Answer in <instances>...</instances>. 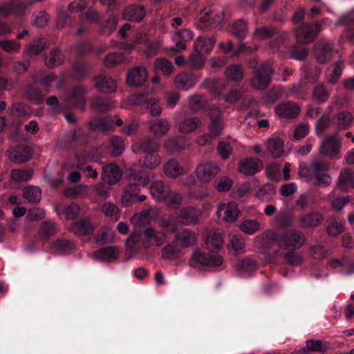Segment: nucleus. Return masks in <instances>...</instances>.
Wrapping results in <instances>:
<instances>
[{"label": "nucleus", "mask_w": 354, "mask_h": 354, "mask_svg": "<svg viewBox=\"0 0 354 354\" xmlns=\"http://www.w3.org/2000/svg\"><path fill=\"white\" fill-rule=\"evenodd\" d=\"M259 244L264 248H271L276 244L281 248L288 250H295L300 248L305 242L304 234L296 230H289L280 233L267 231L257 238Z\"/></svg>", "instance_id": "obj_1"}, {"label": "nucleus", "mask_w": 354, "mask_h": 354, "mask_svg": "<svg viewBox=\"0 0 354 354\" xmlns=\"http://www.w3.org/2000/svg\"><path fill=\"white\" fill-rule=\"evenodd\" d=\"M128 185L122 196V203L124 207H129L135 203L142 202L147 196L139 194L140 187H145L150 182V173L141 169H133L128 174Z\"/></svg>", "instance_id": "obj_2"}, {"label": "nucleus", "mask_w": 354, "mask_h": 354, "mask_svg": "<svg viewBox=\"0 0 354 354\" xmlns=\"http://www.w3.org/2000/svg\"><path fill=\"white\" fill-rule=\"evenodd\" d=\"M329 169L328 163L315 160L310 164H300L298 174L301 178H305L308 184L327 187L332 181L331 176L328 174Z\"/></svg>", "instance_id": "obj_3"}, {"label": "nucleus", "mask_w": 354, "mask_h": 354, "mask_svg": "<svg viewBox=\"0 0 354 354\" xmlns=\"http://www.w3.org/2000/svg\"><path fill=\"white\" fill-rule=\"evenodd\" d=\"M208 115L209 119L207 125L208 132L196 138V142L201 146L210 145L214 138L220 136L224 128L221 109L219 107L211 105L208 109Z\"/></svg>", "instance_id": "obj_4"}, {"label": "nucleus", "mask_w": 354, "mask_h": 354, "mask_svg": "<svg viewBox=\"0 0 354 354\" xmlns=\"http://www.w3.org/2000/svg\"><path fill=\"white\" fill-rule=\"evenodd\" d=\"M160 143L157 138H144L139 142V150L144 155L139 159V165L142 167L153 169L160 164L161 158L158 154Z\"/></svg>", "instance_id": "obj_5"}, {"label": "nucleus", "mask_w": 354, "mask_h": 354, "mask_svg": "<svg viewBox=\"0 0 354 354\" xmlns=\"http://www.w3.org/2000/svg\"><path fill=\"white\" fill-rule=\"evenodd\" d=\"M201 17L196 22L195 26L201 30H207L221 26L223 19L224 13L223 9L216 10L212 7H208L201 11Z\"/></svg>", "instance_id": "obj_6"}, {"label": "nucleus", "mask_w": 354, "mask_h": 354, "mask_svg": "<svg viewBox=\"0 0 354 354\" xmlns=\"http://www.w3.org/2000/svg\"><path fill=\"white\" fill-rule=\"evenodd\" d=\"M328 18H324L321 21L303 24L295 32L297 39L302 44L313 42L322 31V24L328 21Z\"/></svg>", "instance_id": "obj_7"}, {"label": "nucleus", "mask_w": 354, "mask_h": 354, "mask_svg": "<svg viewBox=\"0 0 354 354\" xmlns=\"http://www.w3.org/2000/svg\"><path fill=\"white\" fill-rule=\"evenodd\" d=\"M216 42V37H198L194 42V48L197 55L192 57V60L194 66L200 68L203 66L205 58L203 53H209Z\"/></svg>", "instance_id": "obj_8"}, {"label": "nucleus", "mask_w": 354, "mask_h": 354, "mask_svg": "<svg viewBox=\"0 0 354 354\" xmlns=\"http://www.w3.org/2000/svg\"><path fill=\"white\" fill-rule=\"evenodd\" d=\"M274 73L272 66L267 62L261 64L254 72L251 79L252 87L257 90H264L271 83Z\"/></svg>", "instance_id": "obj_9"}, {"label": "nucleus", "mask_w": 354, "mask_h": 354, "mask_svg": "<svg viewBox=\"0 0 354 354\" xmlns=\"http://www.w3.org/2000/svg\"><path fill=\"white\" fill-rule=\"evenodd\" d=\"M223 263V257L219 254L206 253L201 250H195L189 260V265L193 268L199 266L206 267H218Z\"/></svg>", "instance_id": "obj_10"}, {"label": "nucleus", "mask_w": 354, "mask_h": 354, "mask_svg": "<svg viewBox=\"0 0 354 354\" xmlns=\"http://www.w3.org/2000/svg\"><path fill=\"white\" fill-rule=\"evenodd\" d=\"M337 133H335L326 136L323 139L319 146V151L322 154L335 160L340 158L339 151L342 147V142L337 137Z\"/></svg>", "instance_id": "obj_11"}, {"label": "nucleus", "mask_w": 354, "mask_h": 354, "mask_svg": "<svg viewBox=\"0 0 354 354\" xmlns=\"http://www.w3.org/2000/svg\"><path fill=\"white\" fill-rule=\"evenodd\" d=\"M129 102L132 104L145 106L151 115H158L162 113L159 100L149 97V95L140 93L131 95Z\"/></svg>", "instance_id": "obj_12"}, {"label": "nucleus", "mask_w": 354, "mask_h": 354, "mask_svg": "<svg viewBox=\"0 0 354 354\" xmlns=\"http://www.w3.org/2000/svg\"><path fill=\"white\" fill-rule=\"evenodd\" d=\"M220 171L219 166L213 162L201 163L196 169V174L198 180L207 183L211 181Z\"/></svg>", "instance_id": "obj_13"}, {"label": "nucleus", "mask_w": 354, "mask_h": 354, "mask_svg": "<svg viewBox=\"0 0 354 354\" xmlns=\"http://www.w3.org/2000/svg\"><path fill=\"white\" fill-rule=\"evenodd\" d=\"M48 41L44 37L34 39L26 45L23 49V57L30 60L37 57L46 48H48Z\"/></svg>", "instance_id": "obj_14"}, {"label": "nucleus", "mask_w": 354, "mask_h": 354, "mask_svg": "<svg viewBox=\"0 0 354 354\" xmlns=\"http://www.w3.org/2000/svg\"><path fill=\"white\" fill-rule=\"evenodd\" d=\"M115 122L112 117L96 118L89 122V127L93 130L100 131H109L113 129L115 125L120 127L123 124L121 118L115 116Z\"/></svg>", "instance_id": "obj_15"}, {"label": "nucleus", "mask_w": 354, "mask_h": 354, "mask_svg": "<svg viewBox=\"0 0 354 354\" xmlns=\"http://www.w3.org/2000/svg\"><path fill=\"white\" fill-rule=\"evenodd\" d=\"M315 56L320 64H325L330 61L334 55L333 45L324 40L318 41L315 45Z\"/></svg>", "instance_id": "obj_16"}, {"label": "nucleus", "mask_w": 354, "mask_h": 354, "mask_svg": "<svg viewBox=\"0 0 354 354\" xmlns=\"http://www.w3.org/2000/svg\"><path fill=\"white\" fill-rule=\"evenodd\" d=\"M263 168L262 162L257 158L250 157L240 160L238 170L245 176H253Z\"/></svg>", "instance_id": "obj_17"}, {"label": "nucleus", "mask_w": 354, "mask_h": 354, "mask_svg": "<svg viewBox=\"0 0 354 354\" xmlns=\"http://www.w3.org/2000/svg\"><path fill=\"white\" fill-rule=\"evenodd\" d=\"M336 187L343 192H349L354 189V171L345 168L340 171L336 182Z\"/></svg>", "instance_id": "obj_18"}, {"label": "nucleus", "mask_w": 354, "mask_h": 354, "mask_svg": "<svg viewBox=\"0 0 354 354\" xmlns=\"http://www.w3.org/2000/svg\"><path fill=\"white\" fill-rule=\"evenodd\" d=\"M86 88L77 85L70 90L68 93V101L75 108L84 110L85 107Z\"/></svg>", "instance_id": "obj_19"}, {"label": "nucleus", "mask_w": 354, "mask_h": 354, "mask_svg": "<svg viewBox=\"0 0 354 354\" xmlns=\"http://www.w3.org/2000/svg\"><path fill=\"white\" fill-rule=\"evenodd\" d=\"M32 156V149L28 145H17L9 151V159L16 163H24L29 160Z\"/></svg>", "instance_id": "obj_20"}, {"label": "nucleus", "mask_w": 354, "mask_h": 354, "mask_svg": "<svg viewBox=\"0 0 354 354\" xmlns=\"http://www.w3.org/2000/svg\"><path fill=\"white\" fill-rule=\"evenodd\" d=\"M149 192L153 198L159 201H165L170 195L171 189L164 181L158 180L150 184Z\"/></svg>", "instance_id": "obj_21"}, {"label": "nucleus", "mask_w": 354, "mask_h": 354, "mask_svg": "<svg viewBox=\"0 0 354 354\" xmlns=\"http://www.w3.org/2000/svg\"><path fill=\"white\" fill-rule=\"evenodd\" d=\"M276 114L281 118H295L300 113V107L296 103L285 102L275 106Z\"/></svg>", "instance_id": "obj_22"}, {"label": "nucleus", "mask_w": 354, "mask_h": 354, "mask_svg": "<svg viewBox=\"0 0 354 354\" xmlns=\"http://www.w3.org/2000/svg\"><path fill=\"white\" fill-rule=\"evenodd\" d=\"M194 37V33L189 29H183L176 32L174 35L173 39L176 41V45L171 47L172 53H178L186 48V42L190 41Z\"/></svg>", "instance_id": "obj_23"}, {"label": "nucleus", "mask_w": 354, "mask_h": 354, "mask_svg": "<svg viewBox=\"0 0 354 354\" xmlns=\"http://www.w3.org/2000/svg\"><path fill=\"white\" fill-rule=\"evenodd\" d=\"M30 6L31 3H17L15 0H12L9 3H3L0 5V15H8L10 14H15L17 15H22L28 6Z\"/></svg>", "instance_id": "obj_24"}, {"label": "nucleus", "mask_w": 354, "mask_h": 354, "mask_svg": "<svg viewBox=\"0 0 354 354\" xmlns=\"http://www.w3.org/2000/svg\"><path fill=\"white\" fill-rule=\"evenodd\" d=\"M200 212L194 207H186L180 210L178 221L183 225H194L198 221Z\"/></svg>", "instance_id": "obj_25"}, {"label": "nucleus", "mask_w": 354, "mask_h": 354, "mask_svg": "<svg viewBox=\"0 0 354 354\" xmlns=\"http://www.w3.org/2000/svg\"><path fill=\"white\" fill-rule=\"evenodd\" d=\"M70 230L77 236H88L95 230L94 226L88 218L74 221Z\"/></svg>", "instance_id": "obj_26"}, {"label": "nucleus", "mask_w": 354, "mask_h": 354, "mask_svg": "<svg viewBox=\"0 0 354 354\" xmlns=\"http://www.w3.org/2000/svg\"><path fill=\"white\" fill-rule=\"evenodd\" d=\"M121 178V171L115 164H109L103 168L102 180L109 185L117 183Z\"/></svg>", "instance_id": "obj_27"}, {"label": "nucleus", "mask_w": 354, "mask_h": 354, "mask_svg": "<svg viewBox=\"0 0 354 354\" xmlns=\"http://www.w3.org/2000/svg\"><path fill=\"white\" fill-rule=\"evenodd\" d=\"M239 213L238 209L237 203L235 202H230L227 205H221L217 210V214L219 217L223 218L227 222L234 221Z\"/></svg>", "instance_id": "obj_28"}, {"label": "nucleus", "mask_w": 354, "mask_h": 354, "mask_svg": "<svg viewBox=\"0 0 354 354\" xmlns=\"http://www.w3.org/2000/svg\"><path fill=\"white\" fill-rule=\"evenodd\" d=\"M353 120L352 114L348 111H340L332 117L333 126L338 130H346L351 127Z\"/></svg>", "instance_id": "obj_29"}, {"label": "nucleus", "mask_w": 354, "mask_h": 354, "mask_svg": "<svg viewBox=\"0 0 354 354\" xmlns=\"http://www.w3.org/2000/svg\"><path fill=\"white\" fill-rule=\"evenodd\" d=\"M147 72L144 67H135L130 71L127 77V81L131 86L142 85L147 80Z\"/></svg>", "instance_id": "obj_30"}, {"label": "nucleus", "mask_w": 354, "mask_h": 354, "mask_svg": "<svg viewBox=\"0 0 354 354\" xmlns=\"http://www.w3.org/2000/svg\"><path fill=\"white\" fill-rule=\"evenodd\" d=\"M95 82L96 88L101 92L111 93L116 91V82L109 76L99 75L95 78Z\"/></svg>", "instance_id": "obj_31"}, {"label": "nucleus", "mask_w": 354, "mask_h": 354, "mask_svg": "<svg viewBox=\"0 0 354 354\" xmlns=\"http://www.w3.org/2000/svg\"><path fill=\"white\" fill-rule=\"evenodd\" d=\"M335 26H346V37L348 39L354 43V13L348 12L341 16L335 23Z\"/></svg>", "instance_id": "obj_32"}, {"label": "nucleus", "mask_w": 354, "mask_h": 354, "mask_svg": "<svg viewBox=\"0 0 354 354\" xmlns=\"http://www.w3.org/2000/svg\"><path fill=\"white\" fill-rule=\"evenodd\" d=\"M323 221V216L317 212H312L303 215L299 220V225L303 228L315 227Z\"/></svg>", "instance_id": "obj_33"}, {"label": "nucleus", "mask_w": 354, "mask_h": 354, "mask_svg": "<svg viewBox=\"0 0 354 354\" xmlns=\"http://www.w3.org/2000/svg\"><path fill=\"white\" fill-rule=\"evenodd\" d=\"M113 106L109 97L104 95L96 96L91 102L92 109L95 112H106Z\"/></svg>", "instance_id": "obj_34"}, {"label": "nucleus", "mask_w": 354, "mask_h": 354, "mask_svg": "<svg viewBox=\"0 0 354 354\" xmlns=\"http://www.w3.org/2000/svg\"><path fill=\"white\" fill-rule=\"evenodd\" d=\"M243 70L241 65L231 64L225 68V77L230 82L239 83L243 80Z\"/></svg>", "instance_id": "obj_35"}, {"label": "nucleus", "mask_w": 354, "mask_h": 354, "mask_svg": "<svg viewBox=\"0 0 354 354\" xmlns=\"http://www.w3.org/2000/svg\"><path fill=\"white\" fill-rule=\"evenodd\" d=\"M123 15L127 20L140 22L144 18L145 11L142 6H131L124 10Z\"/></svg>", "instance_id": "obj_36"}, {"label": "nucleus", "mask_w": 354, "mask_h": 354, "mask_svg": "<svg viewBox=\"0 0 354 354\" xmlns=\"http://www.w3.org/2000/svg\"><path fill=\"white\" fill-rule=\"evenodd\" d=\"M175 238L176 241L179 242L183 248L192 246L196 241L195 234L187 229H184L181 232H178Z\"/></svg>", "instance_id": "obj_37"}, {"label": "nucleus", "mask_w": 354, "mask_h": 354, "mask_svg": "<svg viewBox=\"0 0 354 354\" xmlns=\"http://www.w3.org/2000/svg\"><path fill=\"white\" fill-rule=\"evenodd\" d=\"M301 78L308 83H315L317 81L321 70L313 66H304L301 68Z\"/></svg>", "instance_id": "obj_38"}, {"label": "nucleus", "mask_w": 354, "mask_h": 354, "mask_svg": "<svg viewBox=\"0 0 354 354\" xmlns=\"http://www.w3.org/2000/svg\"><path fill=\"white\" fill-rule=\"evenodd\" d=\"M228 250L233 251L234 254L242 253L245 250V241L241 234L229 235Z\"/></svg>", "instance_id": "obj_39"}, {"label": "nucleus", "mask_w": 354, "mask_h": 354, "mask_svg": "<svg viewBox=\"0 0 354 354\" xmlns=\"http://www.w3.org/2000/svg\"><path fill=\"white\" fill-rule=\"evenodd\" d=\"M56 231L57 227L55 223L49 221H44L39 228L38 236L41 240L47 241L55 234Z\"/></svg>", "instance_id": "obj_40"}, {"label": "nucleus", "mask_w": 354, "mask_h": 354, "mask_svg": "<svg viewBox=\"0 0 354 354\" xmlns=\"http://www.w3.org/2000/svg\"><path fill=\"white\" fill-rule=\"evenodd\" d=\"M223 243V239L220 233H214L207 236L205 240V246L211 253L220 250Z\"/></svg>", "instance_id": "obj_41"}, {"label": "nucleus", "mask_w": 354, "mask_h": 354, "mask_svg": "<svg viewBox=\"0 0 354 354\" xmlns=\"http://www.w3.org/2000/svg\"><path fill=\"white\" fill-rule=\"evenodd\" d=\"M90 68L89 64L84 60H77L72 66V75L76 80L86 77Z\"/></svg>", "instance_id": "obj_42"}, {"label": "nucleus", "mask_w": 354, "mask_h": 354, "mask_svg": "<svg viewBox=\"0 0 354 354\" xmlns=\"http://www.w3.org/2000/svg\"><path fill=\"white\" fill-rule=\"evenodd\" d=\"M63 62L64 56L57 48L51 50L49 55L45 57V64L48 68L58 66L61 65Z\"/></svg>", "instance_id": "obj_43"}, {"label": "nucleus", "mask_w": 354, "mask_h": 354, "mask_svg": "<svg viewBox=\"0 0 354 354\" xmlns=\"http://www.w3.org/2000/svg\"><path fill=\"white\" fill-rule=\"evenodd\" d=\"M74 248V244L66 239H57L52 243L53 250L58 254L68 253Z\"/></svg>", "instance_id": "obj_44"}, {"label": "nucleus", "mask_w": 354, "mask_h": 354, "mask_svg": "<svg viewBox=\"0 0 354 354\" xmlns=\"http://www.w3.org/2000/svg\"><path fill=\"white\" fill-rule=\"evenodd\" d=\"M165 147L173 151H178L184 149L187 145V140L183 136H176L168 139L165 142Z\"/></svg>", "instance_id": "obj_45"}, {"label": "nucleus", "mask_w": 354, "mask_h": 354, "mask_svg": "<svg viewBox=\"0 0 354 354\" xmlns=\"http://www.w3.org/2000/svg\"><path fill=\"white\" fill-rule=\"evenodd\" d=\"M268 148L273 158H279L284 153L283 142L280 138H270L268 141Z\"/></svg>", "instance_id": "obj_46"}, {"label": "nucleus", "mask_w": 354, "mask_h": 354, "mask_svg": "<svg viewBox=\"0 0 354 354\" xmlns=\"http://www.w3.org/2000/svg\"><path fill=\"white\" fill-rule=\"evenodd\" d=\"M145 236L151 242H153L157 246L161 245L165 239L164 233L156 231L154 228L149 227L144 230Z\"/></svg>", "instance_id": "obj_47"}, {"label": "nucleus", "mask_w": 354, "mask_h": 354, "mask_svg": "<svg viewBox=\"0 0 354 354\" xmlns=\"http://www.w3.org/2000/svg\"><path fill=\"white\" fill-rule=\"evenodd\" d=\"M24 198L29 202L37 203L40 201L41 197V189L35 186L28 185L23 189Z\"/></svg>", "instance_id": "obj_48"}, {"label": "nucleus", "mask_w": 354, "mask_h": 354, "mask_svg": "<svg viewBox=\"0 0 354 354\" xmlns=\"http://www.w3.org/2000/svg\"><path fill=\"white\" fill-rule=\"evenodd\" d=\"M165 174L170 178H176L183 173V168L175 159H171L164 166Z\"/></svg>", "instance_id": "obj_49"}, {"label": "nucleus", "mask_w": 354, "mask_h": 354, "mask_svg": "<svg viewBox=\"0 0 354 354\" xmlns=\"http://www.w3.org/2000/svg\"><path fill=\"white\" fill-rule=\"evenodd\" d=\"M149 129L156 136H162L168 131L169 125L166 120H156L150 124Z\"/></svg>", "instance_id": "obj_50"}, {"label": "nucleus", "mask_w": 354, "mask_h": 354, "mask_svg": "<svg viewBox=\"0 0 354 354\" xmlns=\"http://www.w3.org/2000/svg\"><path fill=\"white\" fill-rule=\"evenodd\" d=\"M218 48L225 53H232L234 56H237L245 51L246 46L245 44H242L236 48L232 41H228L227 43L220 42L218 44Z\"/></svg>", "instance_id": "obj_51"}, {"label": "nucleus", "mask_w": 354, "mask_h": 354, "mask_svg": "<svg viewBox=\"0 0 354 354\" xmlns=\"http://www.w3.org/2000/svg\"><path fill=\"white\" fill-rule=\"evenodd\" d=\"M125 55L122 52H113L109 53L104 59V65L111 68L124 62Z\"/></svg>", "instance_id": "obj_52"}, {"label": "nucleus", "mask_w": 354, "mask_h": 354, "mask_svg": "<svg viewBox=\"0 0 354 354\" xmlns=\"http://www.w3.org/2000/svg\"><path fill=\"white\" fill-rule=\"evenodd\" d=\"M193 79L190 75L187 73L178 74L175 80L176 86L178 88L187 90L193 86Z\"/></svg>", "instance_id": "obj_53"}, {"label": "nucleus", "mask_w": 354, "mask_h": 354, "mask_svg": "<svg viewBox=\"0 0 354 354\" xmlns=\"http://www.w3.org/2000/svg\"><path fill=\"white\" fill-rule=\"evenodd\" d=\"M329 92L324 84H318L313 91V97L315 101L318 103H324L327 101L329 97Z\"/></svg>", "instance_id": "obj_54"}, {"label": "nucleus", "mask_w": 354, "mask_h": 354, "mask_svg": "<svg viewBox=\"0 0 354 354\" xmlns=\"http://www.w3.org/2000/svg\"><path fill=\"white\" fill-rule=\"evenodd\" d=\"M97 259L103 261H111L116 258V249L113 246L100 248L95 252Z\"/></svg>", "instance_id": "obj_55"}, {"label": "nucleus", "mask_w": 354, "mask_h": 354, "mask_svg": "<svg viewBox=\"0 0 354 354\" xmlns=\"http://www.w3.org/2000/svg\"><path fill=\"white\" fill-rule=\"evenodd\" d=\"M154 66L158 71H160L165 76L170 75L174 69L172 63L164 58L157 59L154 62Z\"/></svg>", "instance_id": "obj_56"}, {"label": "nucleus", "mask_w": 354, "mask_h": 354, "mask_svg": "<svg viewBox=\"0 0 354 354\" xmlns=\"http://www.w3.org/2000/svg\"><path fill=\"white\" fill-rule=\"evenodd\" d=\"M200 122L197 118H186L180 124V131L185 133H190L199 126Z\"/></svg>", "instance_id": "obj_57"}, {"label": "nucleus", "mask_w": 354, "mask_h": 354, "mask_svg": "<svg viewBox=\"0 0 354 354\" xmlns=\"http://www.w3.org/2000/svg\"><path fill=\"white\" fill-rule=\"evenodd\" d=\"M26 96L35 104H41L44 100V95L40 89L30 86L27 87L25 91Z\"/></svg>", "instance_id": "obj_58"}, {"label": "nucleus", "mask_w": 354, "mask_h": 354, "mask_svg": "<svg viewBox=\"0 0 354 354\" xmlns=\"http://www.w3.org/2000/svg\"><path fill=\"white\" fill-rule=\"evenodd\" d=\"M344 228L342 221L339 218H335L329 221L327 233L332 236H335L343 232Z\"/></svg>", "instance_id": "obj_59"}, {"label": "nucleus", "mask_w": 354, "mask_h": 354, "mask_svg": "<svg viewBox=\"0 0 354 354\" xmlns=\"http://www.w3.org/2000/svg\"><path fill=\"white\" fill-rule=\"evenodd\" d=\"M342 61H338L330 68L328 69V79L329 82L335 84L338 81L342 75Z\"/></svg>", "instance_id": "obj_60"}, {"label": "nucleus", "mask_w": 354, "mask_h": 354, "mask_svg": "<svg viewBox=\"0 0 354 354\" xmlns=\"http://www.w3.org/2000/svg\"><path fill=\"white\" fill-rule=\"evenodd\" d=\"M0 48L8 53H18L21 48V44L14 39H4L0 41Z\"/></svg>", "instance_id": "obj_61"}, {"label": "nucleus", "mask_w": 354, "mask_h": 354, "mask_svg": "<svg viewBox=\"0 0 354 354\" xmlns=\"http://www.w3.org/2000/svg\"><path fill=\"white\" fill-rule=\"evenodd\" d=\"M236 270L241 272H250L256 269V262L250 259L245 258L240 260L236 265Z\"/></svg>", "instance_id": "obj_62"}, {"label": "nucleus", "mask_w": 354, "mask_h": 354, "mask_svg": "<svg viewBox=\"0 0 354 354\" xmlns=\"http://www.w3.org/2000/svg\"><path fill=\"white\" fill-rule=\"evenodd\" d=\"M330 126H333L332 118L322 115L315 124L316 134L321 136Z\"/></svg>", "instance_id": "obj_63"}, {"label": "nucleus", "mask_w": 354, "mask_h": 354, "mask_svg": "<svg viewBox=\"0 0 354 354\" xmlns=\"http://www.w3.org/2000/svg\"><path fill=\"white\" fill-rule=\"evenodd\" d=\"M231 30L240 40H242L247 33V24L243 20L239 19L233 24Z\"/></svg>", "instance_id": "obj_64"}]
</instances>
